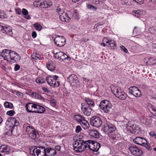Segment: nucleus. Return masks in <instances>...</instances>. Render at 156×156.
I'll list each match as a JSON object with an SVG mask.
<instances>
[{
	"instance_id": "473e14b6",
	"label": "nucleus",
	"mask_w": 156,
	"mask_h": 156,
	"mask_svg": "<svg viewBox=\"0 0 156 156\" xmlns=\"http://www.w3.org/2000/svg\"><path fill=\"white\" fill-rule=\"evenodd\" d=\"M133 15L136 17H139L142 14L143 12L140 10H135L133 11Z\"/></svg>"
},
{
	"instance_id": "423d86ee",
	"label": "nucleus",
	"mask_w": 156,
	"mask_h": 156,
	"mask_svg": "<svg viewBox=\"0 0 156 156\" xmlns=\"http://www.w3.org/2000/svg\"><path fill=\"white\" fill-rule=\"evenodd\" d=\"M111 90L115 96L119 99L124 100L126 98L127 94L122 91L121 89L115 88L114 90H112L111 88Z\"/></svg>"
},
{
	"instance_id": "6e6552de",
	"label": "nucleus",
	"mask_w": 156,
	"mask_h": 156,
	"mask_svg": "<svg viewBox=\"0 0 156 156\" xmlns=\"http://www.w3.org/2000/svg\"><path fill=\"white\" fill-rule=\"evenodd\" d=\"M87 141L89 143H87V148L94 152H97L98 151L100 147V144L99 143L91 140Z\"/></svg>"
},
{
	"instance_id": "4468645a",
	"label": "nucleus",
	"mask_w": 156,
	"mask_h": 156,
	"mask_svg": "<svg viewBox=\"0 0 156 156\" xmlns=\"http://www.w3.org/2000/svg\"><path fill=\"white\" fill-rule=\"evenodd\" d=\"M10 61L13 62H15L20 59V56L16 52L10 50Z\"/></svg>"
},
{
	"instance_id": "39448f33",
	"label": "nucleus",
	"mask_w": 156,
	"mask_h": 156,
	"mask_svg": "<svg viewBox=\"0 0 156 156\" xmlns=\"http://www.w3.org/2000/svg\"><path fill=\"white\" fill-rule=\"evenodd\" d=\"M58 77L57 76H50L46 79L48 84L53 87H57L60 85V82L58 81Z\"/></svg>"
},
{
	"instance_id": "c756f323",
	"label": "nucleus",
	"mask_w": 156,
	"mask_h": 156,
	"mask_svg": "<svg viewBox=\"0 0 156 156\" xmlns=\"http://www.w3.org/2000/svg\"><path fill=\"white\" fill-rule=\"evenodd\" d=\"M37 136H38V132L37 130L35 129L34 131H33V132L29 134V136L33 139L37 138Z\"/></svg>"
},
{
	"instance_id": "338daca9",
	"label": "nucleus",
	"mask_w": 156,
	"mask_h": 156,
	"mask_svg": "<svg viewBox=\"0 0 156 156\" xmlns=\"http://www.w3.org/2000/svg\"><path fill=\"white\" fill-rule=\"evenodd\" d=\"M46 7H45V8H47L49 7H50V6L52 5V4L51 3V4H49L47 3V2L46 4Z\"/></svg>"
},
{
	"instance_id": "603ef678",
	"label": "nucleus",
	"mask_w": 156,
	"mask_h": 156,
	"mask_svg": "<svg viewBox=\"0 0 156 156\" xmlns=\"http://www.w3.org/2000/svg\"><path fill=\"white\" fill-rule=\"evenodd\" d=\"M81 129H82L80 126H78L76 127V133H78L81 130Z\"/></svg>"
},
{
	"instance_id": "e433bc0d",
	"label": "nucleus",
	"mask_w": 156,
	"mask_h": 156,
	"mask_svg": "<svg viewBox=\"0 0 156 156\" xmlns=\"http://www.w3.org/2000/svg\"><path fill=\"white\" fill-rule=\"evenodd\" d=\"M109 127L108 123H107L102 128L103 131L106 133H109Z\"/></svg>"
},
{
	"instance_id": "5fc2aeb1",
	"label": "nucleus",
	"mask_w": 156,
	"mask_h": 156,
	"mask_svg": "<svg viewBox=\"0 0 156 156\" xmlns=\"http://www.w3.org/2000/svg\"><path fill=\"white\" fill-rule=\"evenodd\" d=\"M40 3L41 2L40 1H35L33 3V5H34L36 6H40Z\"/></svg>"
},
{
	"instance_id": "de8ad7c7",
	"label": "nucleus",
	"mask_w": 156,
	"mask_h": 156,
	"mask_svg": "<svg viewBox=\"0 0 156 156\" xmlns=\"http://www.w3.org/2000/svg\"><path fill=\"white\" fill-rule=\"evenodd\" d=\"M47 3L46 2H41L40 4V6H41V7L43 8H45L46 7V4Z\"/></svg>"
},
{
	"instance_id": "5701e85b",
	"label": "nucleus",
	"mask_w": 156,
	"mask_h": 156,
	"mask_svg": "<svg viewBox=\"0 0 156 156\" xmlns=\"http://www.w3.org/2000/svg\"><path fill=\"white\" fill-rule=\"evenodd\" d=\"M46 66L48 69L51 71H54L55 68V64L52 61L48 62Z\"/></svg>"
},
{
	"instance_id": "2f4dec72",
	"label": "nucleus",
	"mask_w": 156,
	"mask_h": 156,
	"mask_svg": "<svg viewBox=\"0 0 156 156\" xmlns=\"http://www.w3.org/2000/svg\"><path fill=\"white\" fill-rule=\"evenodd\" d=\"M74 118L76 121L80 123L84 119V117L81 115H76L74 116Z\"/></svg>"
},
{
	"instance_id": "a211bd4d",
	"label": "nucleus",
	"mask_w": 156,
	"mask_h": 156,
	"mask_svg": "<svg viewBox=\"0 0 156 156\" xmlns=\"http://www.w3.org/2000/svg\"><path fill=\"white\" fill-rule=\"evenodd\" d=\"M77 78L74 74H72L69 76L68 80L72 86L74 85L76 83V81L77 80Z\"/></svg>"
},
{
	"instance_id": "c85d7f7f",
	"label": "nucleus",
	"mask_w": 156,
	"mask_h": 156,
	"mask_svg": "<svg viewBox=\"0 0 156 156\" xmlns=\"http://www.w3.org/2000/svg\"><path fill=\"white\" fill-rule=\"evenodd\" d=\"M80 123L84 129H87L89 127V123L87 120L85 119L84 118L82 120L81 122Z\"/></svg>"
},
{
	"instance_id": "c9c22d12",
	"label": "nucleus",
	"mask_w": 156,
	"mask_h": 156,
	"mask_svg": "<svg viewBox=\"0 0 156 156\" xmlns=\"http://www.w3.org/2000/svg\"><path fill=\"white\" fill-rule=\"evenodd\" d=\"M4 106L5 108H12L13 107V104L9 102H6L4 104Z\"/></svg>"
},
{
	"instance_id": "412c9836",
	"label": "nucleus",
	"mask_w": 156,
	"mask_h": 156,
	"mask_svg": "<svg viewBox=\"0 0 156 156\" xmlns=\"http://www.w3.org/2000/svg\"><path fill=\"white\" fill-rule=\"evenodd\" d=\"M10 151V148L9 146L3 145L0 147V152H5L6 154H9Z\"/></svg>"
},
{
	"instance_id": "4be33fe9",
	"label": "nucleus",
	"mask_w": 156,
	"mask_h": 156,
	"mask_svg": "<svg viewBox=\"0 0 156 156\" xmlns=\"http://www.w3.org/2000/svg\"><path fill=\"white\" fill-rule=\"evenodd\" d=\"M2 32L10 36H12L13 34L11 27L5 26Z\"/></svg>"
},
{
	"instance_id": "dca6fc26",
	"label": "nucleus",
	"mask_w": 156,
	"mask_h": 156,
	"mask_svg": "<svg viewBox=\"0 0 156 156\" xmlns=\"http://www.w3.org/2000/svg\"><path fill=\"white\" fill-rule=\"evenodd\" d=\"M59 16L60 20L64 22H69L71 20V19L68 13L64 12L60 13Z\"/></svg>"
},
{
	"instance_id": "72a5a7b5",
	"label": "nucleus",
	"mask_w": 156,
	"mask_h": 156,
	"mask_svg": "<svg viewBox=\"0 0 156 156\" xmlns=\"http://www.w3.org/2000/svg\"><path fill=\"white\" fill-rule=\"evenodd\" d=\"M108 125L109 127V133L115 131L116 129V128L114 125H113L110 123H108Z\"/></svg>"
},
{
	"instance_id": "aec40b11",
	"label": "nucleus",
	"mask_w": 156,
	"mask_h": 156,
	"mask_svg": "<svg viewBox=\"0 0 156 156\" xmlns=\"http://www.w3.org/2000/svg\"><path fill=\"white\" fill-rule=\"evenodd\" d=\"M47 156H54L57 154V152L53 148H47L46 149Z\"/></svg>"
},
{
	"instance_id": "e2e57ef3",
	"label": "nucleus",
	"mask_w": 156,
	"mask_h": 156,
	"mask_svg": "<svg viewBox=\"0 0 156 156\" xmlns=\"http://www.w3.org/2000/svg\"><path fill=\"white\" fill-rule=\"evenodd\" d=\"M32 94L33 96H34L35 98H37V96H38V97H39V95L37 94L34 92H32L31 93Z\"/></svg>"
},
{
	"instance_id": "f704fd0d",
	"label": "nucleus",
	"mask_w": 156,
	"mask_h": 156,
	"mask_svg": "<svg viewBox=\"0 0 156 156\" xmlns=\"http://www.w3.org/2000/svg\"><path fill=\"white\" fill-rule=\"evenodd\" d=\"M35 129L32 126H28L26 127V131L27 134H29L33 132V131H34Z\"/></svg>"
},
{
	"instance_id": "f8f14e48",
	"label": "nucleus",
	"mask_w": 156,
	"mask_h": 156,
	"mask_svg": "<svg viewBox=\"0 0 156 156\" xmlns=\"http://www.w3.org/2000/svg\"><path fill=\"white\" fill-rule=\"evenodd\" d=\"M129 93L136 97H140L141 95L140 91L136 86L130 87L129 88Z\"/></svg>"
},
{
	"instance_id": "79ce46f5",
	"label": "nucleus",
	"mask_w": 156,
	"mask_h": 156,
	"mask_svg": "<svg viewBox=\"0 0 156 156\" xmlns=\"http://www.w3.org/2000/svg\"><path fill=\"white\" fill-rule=\"evenodd\" d=\"M148 30L149 32L151 34H156V27H150L149 29Z\"/></svg>"
},
{
	"instance_id": "09e8293b",
	"label": "nucleus",
	"mask_w": 156,
	"mask_h": 156,
	"mask_svg": "<svg viewBox=\"0 0 156 156\" xmlns=\"http://www.w3.org/2000/svg\"><path fill=\"white\" fill-rule=\"evenodd\" d=\"M22 12L23 15H27L28 14V12L27 10L25 9H23L22 10Z\"/></svg>"
},
{
	"instance_id": "4c0bfd02",
	"label": "nucleus",
	"mask_w": 156,
	"mask_h": 156,
	"mask_svg": "<svg viewBox=\"0 0 156 156\" xmlns=\"http://www.w3.org/2000/svg\"><path fill=\"white\" fill-rule=\"evenodd\" d=\"M13 129V127L11 126L9 127L8 131L5 132V135H11L12 134V132Z\"/></svg>"
},
{
	"instance_id": "052dcab7",
	"label": "nucleus",
	"mask_w": 156,
	"mask_h": 156,
	"mask_svg": "<svg viewBox=\"0 0 156 156\" xmlns=\"http://www.w3.org/2000/svg\"><path fill=\"white\" fill-rule=\"evenodd\" d=\"M15 12L18 15H20L21 13V11L20 9H16Z\"/></svg>"
},
{
	"instance_id": "864d4df0",
	"label": "nucleus",
	"mask_w": 156,
	"mask_h": 156,
	"mask_svg": "<svg viewBox=\"0 0 156 156\" xmlns=\"http://www.w3.org/2000/svg\"><path fill=\"white\" fill-rule=\"evenodd\" d=\"M56 11L58 13L59 15L60 13H61L62 12H63L58 6H57V7Z\"/></svg>"
},
{
	"instance_id": "37998d69",
	"label": "nucleus",
	"mask_w": 156,
	"mask_h": 156,
	"mask_svg": "<svg viewBox=\"0 0 156 156\" xmlns=\"http://www.w3.org/2000/svg\"><path fill=\"white\" fill-rule=\"evenodd\" d=\"M50 103L51 105L53 107H54L56 105L55 100L54 99H52L50 100Z\"/></svg>"
},
{
	"instance_id": "20e7f679",
	"label": "nucleus",
	"mask_w": 156,
	"mask_h": 156,
	"mask_svg": "<svg viewBox=\"0 0 156 156\" xmlns=\"http://www.w3.org/2000/svg\"><path fill=\"white\" fill-rule=\"evenodd\" d=\"M99 107L104 112L108 113L112 110V105L108 100L102 101L99 105Z\"/></svg>"
},
{
	"instance_id": "7c9ffc66",
	"label": "nucleus",
	"mask_w": 156,
	"mask_h": 156,
	"mask_svg": "<svg viewBox=\"0 0 156 156\" xmlns=\"http://www.w3.org/2000/svg\"><path fill=\"white\" fill-rule=\"evenodd\" d=\"M31 58L34 60L41 59V55L37 52L33 53L31 55Z\"/></svg>"
},
{
	"instance_id": "7ed1b4c3",
	"label": "nucleus",
	"mask_w": 156,
	"mask_h": 156,
	"mask_svg": "<svg viewBox=\"0 0 156 156\" xmlns=\"http://www.w3.org/2000/svg\"><path fill=\"white\" fill-rule=\"evenodd\" d=\"M133 141L135 144L145 147L149 151H150L152 149L151 147L147 140L143 138L137 137L133 139Z\"/></svg>"
},
{
	"instance_id": "2eb2a0df",
	"label": "nucleus",
	"mask_w": 156,
	"mask_h": 156,
	"mask_svg": "<svg viewBox=\"0 0 156 156\" xmlns=\"http://www.w3.org/2000/svg\"><path fill=\"white\" fill-rule=\"evenodd\" d=\"M128 121L127 119L126 120L123 121L122 122L123 123V126L124 125V127H125L126 128L130 130L132 129L133 130H135V126L133 124L132 122H128Z\"/></svg>"
},
{
	"instance_id": "cd10ccee",
	"label": "nucleus",
	"mask_w": 156,
	"mask_h": 156,
	"mask_svg": "<svg viewBox=\"0 0 156 156\" xmlns=\"http://www.w3.org/2000/svg\"><path fill=\"white\" fill-rule=\"evenodd\" d=\"M155 63H156V60L154 57H152L147 58L146 64L147 65H154Z\"/></svg>"
},
{
	"instance_id": "a19ab883",
	"label": "nucleus",
	"mask_w": 156,
	"mask_h": 156,
	"mask_svg": "<svg viewBox=\"0 0 156 156\" xmlns=\"http://www.w3.org/2000/svg\"><path fill=\"white\" fill-rule=\"evenodd\" d=\"M110 43H109V45L111 47V49H114L116 47L115 43L113 41H110Z\"/></svg>"
},
{
	"instance_id": "f3484780",
	"label": "nucleus",
	"mask_w": 156,
	"mask_h": 156,
	"mask_svg": "<svg viewBox=\"0 0 156 156\" xmlns=\"http://www.w3.org/2000/svg\"><path fill=\"white\" fill-rule=\"evenodd\" d=\"M37 104L32 103H29L26 104V109L27 111L29 112L34 113L33 110L35 109Z\"/></svg>"
},
{
	"instance_id": "b1692460",
	"label": "nucleus",
	"mask_w": 156,
	"mask_h": 156,
	"mask_svg": "<svg viewBox=\"0 0 156 156\" xmlns=\"http://www.w3.org/2000/svg\"><path fill=\"white\" fill-rule=\"evenodd\" d=\"M36 110L34 111V113H42L45 111V108L41 105H37Z\"/></svg>"
},
{
	"instance_id": "f257e3e1",
	"label": "nucleus",
	"mask_w": 156,
	"mask_h": 156,
	"mask_svg": "<svg viewBox=\"0 0 156 156\" xmlns=\"http://www.w3.org/2000/svg\"><path fill=\"white\" fill-rule=\"evenodd\" d=\"M89 142L87 140H77L73 144V148L76 152H82L87 149V143Z\"/></svg>"
},
{
	"instance_id": "8fccbe9b",
	"label": "nucleus",
	"mask_w": 156,
	"mask_h": 156,
	"mask_svg": "<svg viewBox=\"0 0 156 156\" xmlns=\"http://www.w3.org/2000/svg\"><path fill=\"white\" fill-rule=\"evenodd\" d=\"M120 48L122 50L124 51L125 53H127L128 50L123 45H121L120 46Z\"/></svg>"
},
{
	"instance_id": "c03bdc74",
	"label": "nucleus",
	"mask_w": 156,
	"mask_h": 156,
	"mask_svg": "<svg viewBox=\"0 0 156 156\" xmlns=\"http://www.w3.org/2000/svg\"><path fill=\"white\" fill-rule=\"evenodd\" d=\"M15 113L14 110H10L7 112V115L10 116H12Z\"/></svg>"
},
{
	"instance_id": "6ab92c4d",
	"label": "nucleus",
	"mask_w": 156,
	"mask_h": 156,
	"mask_svg": "<svg viewBox=\"0 0 156 156\" xmlns=\"http://www.w3.org/2000/svg\"><path fill=\"white\" fill-rule=\"evenodd\" d=\"M3 52L4 54H3L2 57H3L5 60L7 61H10V50L5 49L3 50Z\"/></svg>"
},
{
	"instance_id": "a18cd8bd",
	"label": "nucleus",
	"mask_w": 156,
	"mask_h": 156,
	"mask_svg": "<svg viewBox=\"0 0 156 156\" xmlns=\"http://www.w3.org/2000/svg\"><path fill=\"white\" fill-rule=\"evenodd\" d=\"M87 8L88 9L91 10H96L97 9L96 7L91 5H87Z\"/></svg>"
},
{
	"instance_id": "bf43d9fd",
	"label": "nucleus",
	"mask_w": 156,
	"mask_h": 156,
	"mask_svg": "<svg viewBox=\"0 0 156 156\" xmlns=\"http://www.w3.org/2000/svg\"><path fill=\"white\" fill-rule=\"evenodd\" d=\"M42 90L45 92L47 93H49L50 90L47 87H42Z\"/></svg>"
},
{
	"instance_id": "3c124183",
	"label": "nucleus",
	"mask_w": 156,
	"mask_h": 156,
	"mask_svg": "<svg viewBox=\"0 0 156 156\" xmlns=\"http://www.w3.org/2000/svg\"><path fill=\"white\" fill-rule=\"evenodd\" d=\"M137 3L141 5L144 3V0H133Z\"/></svg>"
},
{
	"instance_id": "49530a36",
	"label": "nucleus",
	"mask_w": 156,
	"mask_h": 156,
	"mask_svg": "<svg viewBox=\"0 0 156 156\" xmlns=\"http://www.w3.org/2000/svg\"><path fill=\"white\" fill-rule=\"evenodd\" d=\"M152 120L151 119H146L145 121V123L147 125H149L152 122Z\"/></svg>"
},
{
	"instance_id": "ea45409f",
	"label": "nucleus",
	"mask_w": 156,
	"mask_h": 156,
	"mask_svg": "<svg viewBox=\"0 0 156 156\" xmlns=\"http://www.w3.org/2000/svg\"><path fill=\"white\" fill-rule=\"evenodd\" d=\"M36 81L37 83H43L45 82V80L42 77H38L36 79Z\"/></svg>"
},
{
	"instance_id": "13d9d810",
	"label": "nucleus",
	"mask_w": 156,
	"mask_h": 156,
	"mask_svg": "<svg viewBox=\"0 0 156 156\" xmlns=\"http://www.w3.org/2000/svg\"><path fill=\"white\" fill-rule=\"evenodd\" d=\"M126 2H125V4L129 5H131L130 2L132 1V0H126Z\"/></svg>"
},
{
	"instance_id": "680f3d73",
	"label": "nucleus",
	"mask_w": 156,
	"mask_h": 156,
	"mask_svg": "<svg viewBox=\"0 0 156 156\" xmlns=\"http://www.w3.org/2000/svg\"><path fill=\"white\" fill-rule=\"evenodd\" d=\"M32 36L33 38H35L37 36V33L35 31H33L32 33Z\"/></svg>"
},
{
	"instance_id": "58836bf2",
	"label": "nucleus",
	"mask_w": 156,
	"mask_h": 156,
	"mask_svg": "<svg viewBox=\"0 0 156 156\" xmlns=\"http://www.w3.org/2000/svg\"><path fill=\"white\" fill-rule=\"evenodd\" d=\"M34 26L36 30L38 31H40L42 28V26L38 23H34Z\"/></svg>"
},
{
	"instance_id": "774afa93",
	"label": "nucleus",
	"mask_w": 156,
	"mask_h": 156,
	"mask_svg": "<svg viewBox=\"0 0 156 156\" xmlns=\"http://www.w3.org/2000/svg\"><path fill=\"white\" fill-rule=\"evenodd\" d=\"M152 109L153 110V111L154 112H156V108L154 107H152Z\"/></svg>"
},
{
	"instance_id": "0e129e2a",
	"label": "nucleus",
	"mask_w": 156,
	"mask_h": 156,
	"mask_svg": "<svg viewBox=\"0 0 156 156\" xmlns=\"http://www.w3.org/2000/svg\"><path fill=\"white\" fill-rule=\"evenodd\" d=\"M61 147L59 146H56L55 147V149L58 151H60V150Z\"/></svg>"
},
{
	"instance_id": "6e6d98bb",
	"label": "nucleus",
	"mask_w": 156,
	"mask_h": 156,
	"mask_svg": "<svg viewBox=\"0 0 156 156\" xmlns=\"http://www.w3.org/2000/svg\"><path fill=\"white\" fill-rule=\"evenodd\" d=\"M149 135L151 136L154 137V138H156V135L154 132L151 131L149 133Z\"/></svg>"
},
{
	"instance_id": "a878e982",
	"label": "nucleus",
	"mask_w": 156,
	"mask_h": 156,
	"mask_svg": "<svg viewBox=\"0 0 156 156\" xmlns=\"http://www.w3.org/2000/svg\"><path fill=\"white\" fill-rule=\"evenodd\" d=\"M9 121L14 126H17L19 125V122L14 118L11 117L8 119Z\"/></svg>"
},
{
	"instance_id": "bb28decb",
	"label": "nucleus",
	"mask_w": 156,
	"mask_h": 156,
	"mask_svg": "<svg viewBox=\"0 0 156 156\" xmlns=\"http://www.w3.org/2000/svg\"><path fill=\"white\" fill-rule=\"evenodd\" d=\"M85 101L88 105V106L91 107H94L95 105L93 100L88 98H85L84 99Z\"/></svg>"
},
{
	"instance_id": "9b49d317",
	"label": "nucleus",
	"mask_w": 156,
	"mask_h": 156,
	"mask_svg": "<svg viewBox=\"0 0 156 156\" xmlns=\"http://www.w3.org/2000/svg\"><path fill=\"white\" fill-rule=\"evenodd\" d=\"M54 57L60 62H62L65 59H68L67 58H68L66 54L61 51L54 53Z\"/></svg>"
},
{
	"instance_id": "4d7b16f0",
	"label": "nucleus",
	"mask_w": 156,
	"mask_h": 156,
	"mask_svg": "<svg viewBox=\"0 0 156 156\" xmlns=\"http://www.w3.org/2000/svg\"><path fill=\"white\" fill-rule=\"evenodd\" d=\"M20 66L18 64H16L14 67V70L15 71H17L20 69Z\"/></svg>"
},
{
	"instance_id": "9d476101",
	"label": "nucleus",
	"mask_w": 156,
	"mask_h": 156,
	"mask_svg": "<svg viewBox=\"0 0 156 156\" xmlns=\"http://www.w3.org/2000/svg\"><path fill=\"white\" fill-rule=\"evenodd\" d=\"M54 41L56 45L61 47L65 45L66 40L63 36L58 35L55 38Z\"/></svg>"
},
{
	"instance_id": "0eeeda50",
	"label": "nucleus",
	"mask_w": 156,
	"mask_h": 156,
	"mask_svg": "<svg viewBox=\"0 0 156 156\" xmlns=\"http://www.w3.org/2000/svg\"><path fill=\"white\" fill-rule=\"evenodd\" d=\"M128 148L132 154L135 156H140L143 152L141 150L133 144H130Z\"/></svg>"
},
{
	"instance_id": "ddd939ff",
	"label": "nucleus",
	"mask_w": 156,
	"mask_h": 156,
	"mask_svg": "<svg viewBox=\"0 0 156 156\" xmlns=\"http://www.w3.org/2000/svg\"><path fill=\"white\" fill-rule=\"evenodd\" d=\"M81 110L83 114L87 116H89L91 114V108L87 105L81 103Z\"/></svg>"
},
{
	"instance_id": "f03ea898",
	"label": "nucleus",
	"mask_w": 156,
	"mask_h": 156,
	"mask_svg": "<svg viewBox=\"0 0 156 156\" xmlns=\"http://www.w3.org/2000/svg\"><path fill=\"white\" fill-rule=\"evenodd\" d=\"M30 153L34 156H47L46 149L43 147H37L30 149Z\"/></svg>"
},
{
	"instance_id": "393cba45",
	"label": "nucleus",
	"mask_w": 156,
	"mask_h": 156,
	"mask_svg": "<svg viewBox=\"0 0 156 156\" xmlns=\"http://www.w3.org/2000/svg\"><path fill=\"white\" fill-rule=\"evenodd\" d=\"M89 133L90 136L95 138H98L99 137V133L97 130H91L89 131Z\"/></svg>"
},
{
	"instance_id": "1a4fd4ad",
	"label": "nucleus",
	"mask_w": 156,
	"mask_h": 156,
	"mask_svg": "<svg viewBox=\"0 0 156 156\" xmlns=\"http://www.w3.org/2000/svg\"><path fill=\"white\" fill-rule=\"evenodd\" d=\"M90 123L91 125L96 127H99L101 125L102 122L100 118L94 116L91 118Z\"/></svg>"
},
{
	"instance_id": "69168bd1",
	"label": "nucleus",
	"mask_w": 156,
	"mask_h": 156,
	"mask_svg": "<svg viewBox=\"0 0 156 156\" xmlns=\"http://www.w3.org/2000/svg\"><path fill=\"white\" fill-rule=\"evenodd\" d=\"M2 25L3 24H0V31H1L2 32L4 27V26Z\"/></svg>"
}]
</instances>
